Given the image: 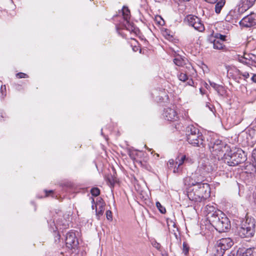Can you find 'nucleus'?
<instances>
[{"mask_svg":"<svg viewBox=\"0 0 256 256\" xmlns=\"http://www.w3.org/2000/svg\"><path fill=\"white\" fill-rule=\"evenodd\" d=\"M202 181V178H191L190 190L188 192V196L190 200L200 202L210 196V186Z\"/></svg>","mask_w":256,"mask_h":256,"instance_id":"f257e3e1","label":"nucleus"},{"mask_svg":"<svg viewBox=\"0 0 256 256\" xmlns=\"http://www.w3.org/2000/svg\"><path fill=\"white\" fill-rule=\"evenodd\" d=\"M207 219L211 224L220 232H225L230 228L228 218L222 212H216L213 206L207 205L205 208Z\"/></svg>","mask_w":256,"mask_h":256,"instance_id":"f03ea898","label":"nucleus"},{"mask_svg":"<svg viewBox=\"0 0 256 256\" xmlns=\"http://www.w3.org/2000/svg\"><path fill=\"white\" fill-rule=\"evenodd\" d=\"M224 162L230 166H235L246 160L244 152L242 149L230 150L224 154Z\"/></svg>","mask_w":256,"mask_h":256,"instance_id":"7ed1b4c3","label":"nucleus"},{"mask_svg":"<svg viewBox=\"0 0 256 256\" xmlns=\"http://www.w3.org/2000/svg\"><path fill=\"white\" fill-rule=\"evenodd\" d=\"M186 135L189 144L194 146H204L203 136L198 129L194 126H189L186 128Z\"/></svg>","mask_w":256,"mask_h":256,"instance_id":"20e7f679","label":"nucleus"},{"mask_svg":"<svg viewBox=\"0 0 256 256\" xmlns=\"http://www.w3.org/2000/svg\"><path fill=\"white\" fill-rule=\"evenodd\" d=\"M208 147L212 155L217 156L219 159L222 156L223 149L226 148V144L218 138H211L208 143Z\"/></svg>","mask_w":256,"mask_h":256,"instance_id":"39448f33","label":"nucleus"},{"mask_svg":"<svg viewBox=\"0 0 256 256\" xmlns=\"http://www.w3.org/2000/svg\"><path fill=\"white\" fill-rule=\"evenodd\" d=\"M216 168L214 165H212L209 160H207L202 162L198 167L196 173L192 178H202L204 180V175L210 172Z\"/></svg>","mask_w":256,"mask_h":256,"instance_id":"423d86ee","label":"nucleus"},{"mask_svg":"<svg viewBox=\"0 0 256 256\" xmlns=\"http://www.w3.org/2000/svg\"><path fill=\"white\" fill-rule=\"evenodd\" d=\"M234 243L230 238H224L217 241L214 247L216 256H223L224 252L230 248Z\"/></svg>","mask_w":256,"mask_h":256,"instance_id":"0eeeda50","label":"nucleus"},{"mask_svg":"<svg viewBox=\"0 0 256 256\" xmlns=\"http://www.w3.org/2000/svg\"><path fill=\"white\" fill-rule=\"evenodd\" d=\"M187 20L190 26H192L195 30L202 32L204 30V26L200 19L196 16L189 15L187 16Z\"/></svg>","mask_w":256,"mask_h":256,"instance_id":"6e6552de","label":"nucleus"},{"mask_svg":"<svg viewBox=\"0 0 256 256\" xmlns=\"http://www.w3.org/2000/svg\"><path fill=\"white\" fill-rule=\"evenodd\" d=\"M239 23L242 28H250L256 26V14L253 12L246 16Z\"/></svg>","mask_w":256,"mask_h":256,"instance_id":"1a4fd4ad","label":"nucleus"},{"mask_svg":"<svg viewBox=\"0 0 256 256\" xmlns=\"http://www.w3.org/2000/svg\"><path fill=\"white\" fill-rule=\"evenodd\" d=\"M122 14L124 18V22L122 24V28H126V30L131 31L133 30V26L130 22V10L128 7L123 6L122 9Z\"/></svg>","mask_w":256,"mask_h":256,"instance_id":"9d476101","label":"nucleus"},{"mask_svg":"<svg viewBox=\"0 0 256 256\" xmlns=\"http://www.w3.org/2000/svg\"><path fill=\"white\" fill-rule=\"evenodd\" d=\"M65 241L66 247L70 249L74 248L78 244L76 234L72 231L66 234Z\"/></svg>","mask_w":256,"mask_h":256,"instance_id":"9b49d317","label":"nucleus"},{"mask_svg":"<svg viewBox=\"0 0 256 256\" xmlns=\"http://www.w3.org/2000/svg\"><path fill=\"white\" fill-rule=\"evenodd\" d=\"M163 116L166 120L170 122H175L179 118V116L176 110L172 108H164Z\"/></svg>","mask_w":256,"mask_h":256,"instance_id":"f8f14e48","label":"nucleus"},{"mask_svg":"<svg viewBox=\"0 0 256 256\" xmlns=\"http://www.w3.org/2000/svg\"><path fill=\"white\" fill-rule=\"evenodd\" d=\"M240 61L248 66H256V56L254 54L244 53Z\"/></svg>","mask_w":256,"mask_h":256,"instance_id":"ddd939ff","label":"nucleus"},{"mask_svg":"<svg viewBox=\"0 0 256 256\" xmlns=\"http://www.w3.org/2000/svg\"><path fill=\"white\" fill-rule=\"evenodd\" d=\"M255 230L250 228L246 226H240L238 230V235L242 238H251L254 234Z\"/></svg>","mask_w":256,"mask_h":256,"instance_id":"4468645a","label":"nucleus"},{"mask_svg":"<svg viewBox=\"0 0 256 256\" xmlns=\"http://www.w3.org/2000/svg\"><path fill=\"white\" fill-rule=\"evenodd\" d=\"M256 0H240L238 11L242 12L248 10L254 4Z\"/></svg>","mask_w":256,"mask_h":256,"instance_id":"2eb2a0df","label":"nucleus"},{"mask_svg":"<svg viewBox=\"0 0 256 256\" xmlns=\"http://www.w3.org/2000/svg\"><path fill=\"white\" fill-rule=\"evenodd\" d=\"M104 206L105 204L102 200L97 202L95 206L92 205V210H94L95 208V212L98 218H99L103 214L104 210Z\"/></svg>","mask_w":256,"mask_h":256,"instance_id":"dca6fc26","label":"nucleus"},{"mask_svg":"<svg viewBox=\"0 0 256 256\" xmlns=\"http://www.w3.org/2000/svg\"><path fill=\"white\" fill-rule=\"evenodd\" d=\"M241 226H246L249 228L255 230V221L254 218H246L245 220L242 222Z\"/></svg>","mask_w":256,"mask_h":256,"instance_id":"f3484780","label":"nucleus"},{"mask_svg":"<svg viewBox=\"0 0 256 256\" xmlns=\"http://www.w3.org/2000/svg\"><path fill=\"white\" fill-rule=\"evenodd\" d=\"M210 40L212 43L213 48L214 49L220 50L223 49L224 46V42H221L220 40L210 38Z\"/></svg>","mask_w":256,"mask_h":256,"instance_id":"a211bd4d","label":"nucleus"},{"mask_svg":"<svg viewBox=\"0 0 256 256\" xmlns=\"http://www.w3.org/2000/svg\"><path fill=\"white\" fill-rule=\"evenodd\" d=\"M247 139L252 144L256 142V128L248 129Z\"/></svg>","mask_w":256,"mask_h":256,"instance_id":"6ab92c4d","label":"nucleus"},{"mask_svg":"<svg viewBox=\"0 0 256 256\" xmlns=\"http://www.w3.org/2000/svg\"><path fill=\"white\" fill-rule=\"evenodd\" d=\"M215 4L214 12L216 14H219L226 4V0H220Z\"/></svg>","mask_w":256,"mask_h":256,"instance_id":"aec40b11","label":"nucleus"},{"mask_svg":"<svg viewBox=\"0 0 256 256\" xmlns=\"http://www.w3.org/2000/svg\"><path fill=\"white\" fill-rule=\"evenodd\" d=\"M242 256H256V248H252L246 249L242 253Z\"/></svg>","mask_w":256,"mask_h":256,"instance_id":"412c9836","label":"nucleus"},{"mask_svg":"<svg viewBox=\"0 0 256 256\" xmlns=\"http://www.w3.org/2000/svg\"><path fill=\"white\" fill-rule=\"evenodd\" d=\"M186 155L182 154H179L176 158V164L178 166H181L185 162Z\"/></svg>","mask_w":256,"mask_h":256,"instance_id":"4be33fe9","label":"nucleus"},{"mask_svg":"<svg viewBox=\"0 0 256 256\" xmlns=\"http://www.w3.org/2000/svg\"><path fill=\"white\" fill-rule=\"evenodd\" d=\"M173 61L175 64L178 66H182L184 64V60L180 56L175 58Z\"/></svg>","mask_w":256,"mask_h":256,"instance_id":"5701e85b","label":"nucleus"},{"mask_svg":"<svg viewBox=\"0 0 256 256\" xmlns=\"http://www.w3.org/2000/svg\"><path fill=\"white\" fill-rule=\"evenodd\" d=\"M211 38H214V39L220 40V41L222 42H224L226 40V36L218 33L216 34L214 36H212Z\"/></svg>","mask_w":256,"mask_h":256,"instance_id":"b1692460","label":"nucleus"},{"mask_svg":"<svg viewBox=\"0 0 256 256\" xmlns=\"http://www.w3.org/2000/svg\"><path fill=\"white\" fill-rule=\"evenodd\" d=\"M234 12L232 10L230 11L225 18L226 20L228 22H230L234 18Z\"/></svg>","mask_w":256,"mask_h":256,"instance_id":"393cba45","label":"nucleus"},{"mask_svg":"<svg viewBox=\"0 0 256 256\" xmlns=\"http://www.w3.org/2000/svg\"><path fill=\"white\" fill-rule=\"evenodd\" d=\"M156 206L162 214H165L166 212L165 208L163 206L160 202H156Z\"/></svg>","mask_w":256,"mask_h":256,"instance_id":"a878e982","label":"nucleus"},{"mask_svg":"<svg viewBox=\"0 0 256 256\" xmlns=\"http://www.w3.org/2000/svg\"><path fill=\"white\" fill-rule=\"evenodd\" d=\"M189 252V246L188 244L186 242H184L182 244V252L184 255L187 256Z\"/></svg>","mask_w":256,"mask_h":256,"instance_id":"bb28decb","label":"nucleus"},{"mask_svg":"<svg viewBox=\"0 0 256 256\" xmlns=\"http://www.w3.org/2000/svg\"><path fill=\"white\" fill-rule=\"evenodd\" d=\"M178 79L182 82H186L188 80V77L186 74L180 72L178 74Z\"/></svg>","mask_w":256,"mask_h":256,"instance_id":"cd10ccee","label":"nucleus"},{"mask_svg":"<svg viewBox=\"0 0 256 256\" xmlns=\"http://www.w3.org/2000/svg\"><path fill=\"white\" fill-rule=\"evenodd\" d=\"M91 194L93 196H96L100 194V190L97 188H94L90 190Z\"/></svg>","mask_w":256,"mask_h":256,"instance_id":"c85d7f7f","label":"nucleus"},{"mask_svg":"<svg viewBox=\"0 0 256 256\" xmlns=\"http://www.w3.org/2000/svg\"><path fill=\"white\" fill-rule=\"evenodd\" d=\"M177 164H176V162L172 160H170L168 162V166L169 169H172Z\"/></svg>","mask_w":256,"mask_h":256,"instance_id":"c756f323","label":"nucleus"},{"mask_svg":"<svg viewBox=\"0 0 256 256\" xmlns=\"http://www.w3.org/2000/svg\"><path fill=\"white\" fill-rule=\"evenodd\" d=\"M252 162L256 170V148L252 151Z\"/></svg>","mask_w":256,"mask_h":256,"instance_id":"7c9ffc66","label":"nucleus"},{"mask_svg":"<svg viewBox=\"0 0 256 256\" xmlns=\"http://www.w3.org/2000/svg\"><path fill=\"white\" fill-rule=\"evenodd\" d=\"M138 152L136 150H130L129 152V156L132 159H136V155L137 154Z\"/></svg>","mask_w":256,"mask_h":256,"instance_id":"2f4dec72","label":"nucleus"},{"mask_svg":"<svg viewBox=\"0 0 256 256\" xmlns=\"http://www.w3.org/2000/svg\"><path fill=\"white\" fill-rule=\"evenodd\" d=\"M210 85L218 92L220 88H221L220 86L216 84L214 82H210Z\"/></svg>","mask_w":256,"mask_h":256,"instance_id":"473e14b6","label":"nucleus"},{"mask_svg":"<svg viewBox=\"0 0 256 256\" xmlns=\"http://www.w3.org/2000/svg\"><path fill=\"white\" fill-rule=\"evenodd\" d=\"M173 172L174 173H179L182 172V169L180 168V166H178V165H176L173 168Z\"/></svg>","mask_w":256,"mask_h":256,"instance_id":"72a5a7b5","label":"nucleus"},{"mask_svg":"<svg viewBox=\"0 0 256 256\" xmlns=\"http://www.w3.org/2000/svg\"><path fill=\"white\" fill-rule=\"evenodd\" d=\"M238 72L240 75H242L244 78V80L248 78L250 76V74H249L248 72H241L240 71L238 70Z\"/></svg>","mask_w":256,"mask_h":256,"instance_id":"f704fd0d","label":"nucleus"},{"mask_svg":"<svg viewBox=\"0 0 256 256\" xmlns=\"http://www.w3.org/2000/svg\"><path fill=\"white\" fill-rule=\"evenodd\" d=\"M16 76L19 78H28V76L26 74L24 73H22V72H19V73L17 74Z\"/></svg>","mask_w":256,"mask_h":256,"instance_id":"c9c22d12","label":"nucleus"},{"mask_svg":"<svg viewBox=\"0 0 256 256\" xmlns=\"http://www.w3.org/2000/svg\"><path fill=\"white\" fill-rule=\"evenodd\" d=\"M106 218H108V220H112V213L111 212V211L110 210H107L106 212Z\"/></svg>","mask_w":256,"mask_h":256,"instance_id":"e433bc0d","label":"nucleus"},{"mask_svg":"<svg viewBox=\"0 0 256 256\" xmlns=\"http://www.w3.org/2000/svg\"><path fill=\"white\" fill-rule=\"evenodd\" d=\"M185 162L188 163V164L192 163L193 162V160L191 158H190L189 157H187L186 156Z\"/></svg>","mask_w":256,"mask_h":256,"instance_id":"4c0bfd02","label":"nucleus"},{"mask_svg":"<svg viewBox=\"0 0 256 256\" xmlns=\"http://www.w3.org/2000/svg\"><path fill=\"white\" fill-rule=\"evenodd\" d=\"M153 246L154 248H156L158 250H160V244L156 242H155V243L153 244Z\"/></svg>","mask_w":256,"mask_h":256,"instance_id":"58836bf2","label":"nucleus"},{"mask_svg":"<svg viewBox=\"0 0 256 256\" xmlns=\"http://www.w3.org/2000/svg\"><path fill=\"white\" fill-rule=\"evenodd\" d=\"M251 80L256 83V74H253L252 77L251 78Z\"/></svg>","mask_w":256,"mask_h":256,"instance_id":"ea45409f","label":"nucleus"},{"mask_svg":"<svg viewBox=\"0 0 256 256\" xmlns=\"http://www.w3.org/2000/svg\"><path fill=\"white\" fill-rule=\"evenodd\" d=\"M205 1L208 3L214 4L216 2H217V1H218V0H205Z\"/></svg>","mask_w":256,"mask_h":256,"instance_id":"a19ab883","label":"nucleus"},{"mask_svg":"<svg viewBox=\"0 0 256 256\" xmlns=\"http://www.w3.org/2000/svg\"><path fill=\"white\" fill-rule=\"evenodd\" d=\"M108 180L111 185H114V180L112 178H108Z\"/></svg>","mask_w":256,"mask_h":256,"instance_id":"79ce46f5","label":"nucleus"},{"mask_svg":"<svg viewBox=\"0 0 256 256\" xmlns=\"http://www.w3.org/2000/svg\"><path fill=\"white\" fill-rule=\"evenodd\" d=\"M188 84L190 86H192L194 84V82L192 79L189 80L187 82Z\"/></svg>","mask_w":256,"mask_h":256,"instance_id":"37998d69","label":"nucleus"},{"mask_svg":"<svg viewBox=\"0 0 256 256\" xmlns=\"http://www.w3.org/2000/svg\"><path fill=\"white\" fill-rule=\"evenodd\" d=\"M45 192H46V196H48V194H51L53 192L52 190H48V191H47V190H45Z\"/></svg>","mask_w":256,"mask_h":256,"instance_id":"c03bdc74","label":"nucleus"},{"mask_svg":"<svg viewBox=\"0 0 256 256\" xmlns=\"http://www.w3.org/2000/svg\"><path fill=\"white\" fill-rule=\"evenodd\" d=\"M0 90H1V92H2V94H4L3 91H4V90H6V86H2Z\"/></svg>","mask_w":256,"mask_h":256,"instance_id":"a18cd8bd","label":"nucleus"},{"mask_svg":"<svg viewBox=\"0 0 256 256\" xmlns=\"http://www.w3.org/2000/svg\"><path fill=\"white\" fill-rule=\"evenodd\" d=\"M254 202L256 204V193L254 194Z\"/></svg>","mask_w":256,"mask_h":256,"instance_id":"49530a36","label":"nucleus"},{"mask_svg":"<svg viewBox=\"0 0 256 256\" xmlns=\"http://www.w3.org/2000/svg\"><path fill=\"white\" fill-rule=\"evenodd\" d=\"M92 203L94 204V198H92Z\"/></svg>","mask_w":256,"mask_h":256,"instance_id":"de8ad7c7","label":"nucleus"},{"mask_svg":"<svg viewBox=\"0 0 256 256\" xmlns=\"http://www.w3.org/2000/svg\"><path fill=\"white\" fill-rule=\"evenodd\" d=\"M158 23L160 24V25H162L163 24L161 23V22L160 21H158Z\"/></svg>","mask_w":256,"mask_h":256,"instance_id":"09e8293b","label":"nucleus"},{"mask_svg":"<svg viewBox=\"0 0 256 256\" xmlns=\"http://www.w3.org/2000/svg\"><path fill=\"white\" fill-rule=\"evenodd\" d=\"M158 18H160V20H162V18L160 16H158ZM156 18L157 19L158 18Z\"/></svg>","mask_w":256,"mask_h":256,"instance_id":"8fccbe9b","label":"nucleus"}]
</instances>
